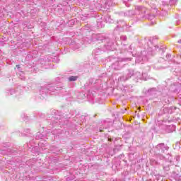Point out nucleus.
Instances as JSON below:
<instances>
[{
	"label": "nucleus",
	"mask_w": 181,
	"mask_h": 181,
	"mask_svg": "<svg viewBox=\"0 0 181 181\" xmlns=\"http://www.w3.org/2000/svg\"><path fill=\"white\" fill-rule=\"evenodd\" d=\"M78 77L77 76H70L69 78V81H76V80H77Z\"/></svg>",
	"instance_id": "obj_1"
},
{
	"label": "nucleus",
	"mask_w": 181,
	"mask_h": 181,
	"mask_svg": "<svg viewBox=\"0 0 181 181\" xmlns=\"http://www.w3.org/2000/svg\"><path fill=\"white\" fill-rule=\"evenodd\" d=\"M40 138H43V135H41V136H40Z\"/></svg>",
	"instance_id": "obj_2"
},
{
	"label": "nucleus",
	"mask_w": 181,
	"mask_h": 181,
	"mask_svg": "<svg viewBox=\"0 0 181 181\" xmlns=\"http://www.w3.org/2000/svg\"><path fill=\"white\" fill-rule=\"evenodd\" d=\"M178 43H181V40H179V41H178Z\"/></svg>",
	"instance_id": "obj_3"
},
{
	"label": "nucleus",
	"mask_w": 181,
	"mask_h": 181,
	"mask_svg": "<svg viewBox=\"0 0 181 181\" xmlns=\"http://www.w3.org/2000/svg\"><path fill=\"white\" fill-rule=\"evenodd\" d=\"M37 136H39V133H38Z\"/></svg>",
	"instance_id": "obj_4"
}]
</instances>
